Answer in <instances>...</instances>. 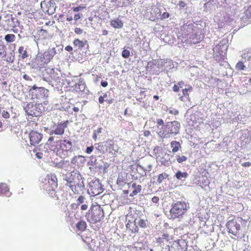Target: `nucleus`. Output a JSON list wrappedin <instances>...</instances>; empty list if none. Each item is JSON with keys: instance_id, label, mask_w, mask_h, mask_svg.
Returning <instances> with one entry per match:
<instances>
[{"instance_id": "nucleus-1", "label": "nucleus", "mask_w": 251, "mask_h": 251, "mask_svg": "<svg viewBox=\"0 0 251 251\" xmlns=\"http://www.w3.org/2000/svg\"><path fill=\"white\" fill-rule=\"evenodd\" d=\"M177 38L182 43L189 44H197L200 42L201 38L198 37L196 29L193 25H183L181 28Z\"/></svg>"}, {"instance_id": "nucleus-2", "label": "nucleus", "mask_w": 251, "mask_h": 251, "mask_svg": "<svg viewBox=\"0 0 251 251\" xmlns=\"http://www.w3.org/2000/svg\"><path fill=\"white\" fill-rule=\"evenodd\" d=\"M189 208V204L185 201H177L173 203L169 211V219H181Z\"/></svg>"}, {"instance_id": "nucleus-3", "label": "nucleus", "mask_w": 251, "mask_h": 251, "mask_svg": "<svg viewBox=\"0 0 251 251\" xmlns=\"http://www.w3.org/2000/svg\"><path fill=\"white\" fill-rule=\"evenodd\" d=\"M180 127V123L176 121L168 122L159 129L158 134L163 138H169L177 134Z\"/></svg>"}, {"instance_id": "nucleus-4", "label": "nucleus", "mask_w": 251, "mask_h": 251, "mask_svg": "<svg viewBox=\"0 0 251 251\" xmlns=\"http://www.w3.org/2000/svg\"><path fill=\"white\" fill-rule=\"evenodd\" d=\"M56 54L54 48H49L43 53H38L34 59L33 64L36 69H40L48 64Z\"/></svg>"}, {"instance_id": "nucleus-5", "label": "nucleus", "mask_w": 251, "mask_h": 251, "mask_svg": "<svg viewBox=\"0 0 251 251\" xmlns=\"http://www.w3.org/2000/svg\"><path fill=\"white\" fill-rule=\"evenodd\" d=\"M85 217L90 223L96 224L100 222L104 217V210L100 205L97 203L92 204Z\"/></svg>"}, {"instance_id": "nucleus-6", "label": "nucleus", "mask_w": 251, "mask_h": 251, "mask_svg": "<svg viewBox=\"0 0 251 251\" xmlns=\"http://www.w3.org/2000/svg\"><path fill=\"white\" fill-rule=\"evenodd\" d=\"M243 222L242 218L239 217H235L227 222L226 226L227 231L234 236V237H232L233 239L239 240L244 237V235L240 231L241 225Z\"/></svg>"}, {"instance_id": "nucleus-7", "label": "nucleus", "mask_w": 251, "mask_h": 251, "mask_svg": "<svg viewBox=\"0 0 251 251\" xmlns=\"http://www.w3.org/2000/svg\"><path fill=\"white\" fill-rule=\"evenodd\" d=\"M66 185L69 186L72 192L76 195L82 194L84 190L85 185L81 176L78 174H72Z\"/></svg>"}, {"instance_id": "nucleus-8", "label": "nucleus", "mask_w": 251, "mask_h": 251, "mask_svg": "<svg viewBox=\"0 0 251 251\" xmlns=\"http://www.w3.org/2000/svg\"><path fill=\"white\" fill-rule=\"evenodd\" d=\"M72 142L69 140H59L51 145L52 150L56 154L61 158H65L67 156L68 151L72 148Z\"/></svg>"}, {"instance_id": "nucleus-9", "label": "nucleus", "mask_w": 251, "mask_h": 251, "mask_svg": "<svg viewBox=\"0 0 251 251\" xmlns=\"http://www.w3.org/2000/svg\"><path fill=\"white\" fill-rule=\"evenodd\" d=\"M57 178L54 174L46 176L41 183V187L49 195H53L58 186Z\"/></svg>"}, {"instance_id": "nucleus-10", "label": "nucleus", "mask_w": 251, "mask_h": 251, "mask_svg": "<svg viewBox=\"0 0 251 251\" xmlns=\"http://www.w3.org/2000/svg\"><path fill=\"white\" fill-rule=\"evenodd\" d=\"M29 93L32 100H36L37 102H44L49 95V90L44 87L33 86L29 89Z\"/></svg>"}, {"instance_id": "nucleus-11", "label": "nucleus", "mask_w": 251, "mask_h": 251, "mask_svg": "<svg viewBox=\"0 0 251 251\" xmlns=\"http://www.w3.org/2000/svg\"><path fill=\"white\" fill-rule=\"evenodd\" d=\"M44 79L50 81L54 83L55 85H60L62 83L61 82V78L57 73L55 72L54 68L48 67L45 69L43 73Z\"/></svg>"}, {"instance_id": "nucleus-12", "label": "nucleus", "mask_w": 251, "mask_h": 251, "mask_svg": "<svg viewBox=\"0 0 251 251\" xmlns=\"http://www.w3.org/2000/svg\"><path fill=\"white\" fill-rule=\"evenodd\" d=\"M88 192L91 196H98L103 192L102 185L99 179L95 178L89 183Z\"/></svg>"}, {"instance_id": "nucleus-13", "label": "nucleus", "mask_w": 251, "mask_h": 251, "mask_svg": "<svg viewBox=\"0 0 251 251\" xmlns=\"http://www.w3.org/2000/svg\"><path fill=\"white\" fill-rule=\"evenodd\" d=\"M169 251H186L187 242L184 239H179L172 242L168 245Z\"/></svg>"}, {"instance_id": "nucleus-14", "label": "nucleus", "mask_w": 251, "mask_h": 251, "mask_svg": "<svg viewBox=\"0 0 251 251\" xmlns=\"http://www.w3.org/2000/svg\"><path fill=\"white\" fill-rule=\"evenodd\" d=\"M42 107L41 103L33 104L30 102L25 107V110L28 115L38 117L42 113Z\"/></svg>"}, {"instance_id": "nucleus-15", "label": "nucleus", "mask_w": 251, "mask_h": 251, "mask_svg": "<svg viewBox=\"0 0 251 251\" xmlns=\"http://www.w3.org/2000/svg\"><path fill=\"white\" fill-rule=\"evenodd\" d=\"M228 45L227 43H224L222 41L220 42L213 49L214 53L217 59H224L226 56Z\"/></svg>"}, {"instance_id": "nucleus-16", "label": "nucleus", "mask_w": 251, "mask_h": 251, "mask_svg": "<svg viewBox=\"0 0 251 251\" xmlns=\"http://www.w3.org/2000/svg\"><path fill=\"white\" fill-rule=\"evenodd\" d=\"M68 121L58 123L54 126L53 128L51 130L50 134H55L57 135H62L64 133L65 129L67 126Z\"/></svg>"}, {"instance_id": "nucleus-17", "label": "nucleus", "mask_w": 251, "mask_h": 251, "mask_svg": "<svg viewBox=\"0 0 251 251\" xmlns=\"http://www.w3.org/2000/svg\"><path fill=\"white\" fill-rule=\"evenodd\" d=\"M30 144L35 146L39 144L42 139V134L37 131L32 130L29 133Z\"/></svg>"}, {"instance_id": "nucleus-18", "label": "nucleus", "mask_w": 251, "mask_h": 251, "mask_svg": "<svg viewBox=\"0 0 251 251\" xmlns=\"http://www.w3.org/2000/svg\"><path fill=\"white\" fill-rule=\"evenodd\" d=\"M172 239V237L168 233H164L160 236L156 238V243L160 247H164L168 244V243Z\"/></svg>"}, {"instance_id": "nucleus-19", "label": "nucleus", "mask_w": 251, "mask_h": 251, "mask_svg": "<svg viewBox=\"0 0 251 251\" xmlns=\"http://www.w3.org/2000/svg\"><path fill=\"white\" fill-rule=\"evenodd\" d=\"M187 87L184 89H182V95L180 96L179 98V100L181 101H185V98L187 99L188 100H190V98L189 97V93L191 92L193 88L191 85H187Z\"/></svg>"}, {"instance_id": "nucleus-20", "label": "nucleus", "mask_w": 251, "mask_h": 251, "mask_svg": "<svg viewBox=\"0 0 251 251\" xmlns=\"http://www.w3.org/2000/svg\"><path fill=\"white\" fill-rule=\"evenodd\" d=\"M86 87V84L82 78H80L78 82L75 85L74 90L77 92H84Z\"/></svg>"}, {"instance_id": "nucleus-21", "label": "nucleus", "mask_w": 251, "mask_h": 251, "mask_svg": "<svg viewBox=\"0 0 251 251\" xmlns=\"http://www.w3.org/2000/svg\"><path fill=\"white\" fill-rule=\"evenodd\" d=\"M126 227L127 229H128L129 231H130L132 233H137L139 230V228L138 226L136 225V223L135 221H128L126 225Z\"/></svg>"}, {"instance_id": "nucleus-22", "label": "nucleus", "mask_w": 251, "mask_h": 251, "mask_svg": "<svg viewBox=\"0 0 251 251\" xmlns=\"http://www.w3.org/2000/svg\"><path fill=\"white\" fill-rule=\"evenodd\" d=\"M110 25L115 28H121L123 26L124 23L121 20L117 18L110 21Z\"/></svg>"}, {"instance_id": "nucleus-23", "label": "nucleus", "mask_w": 251, "mask_h": 251, "mask_svg": "<svg viewBox=\"0 0 251 251\" xmlns=\"http://www.w3.org/2000/svg\"><path fill=\"white\" fill-rule=\"evenodd\" d=\"M38 39L45 40L50 36L49 31L48 30L40 29L38 30Z\"/></svg>"}, {"instance_id": "nucleus-24", "label": "nucleus", "mask_w": 251, "mask_h": 251, "mask_svg": "<svg viewBox=\"0 0 251 251\" xmlns=\"http://www.w3.org/2000/svg\"><path fill=\"white\" fill-rule=\"evenodd\" d=\"M131 187L134 189L132 192L130 194V197H133L140 193L142 190V186L140 185H137L136 183H133Z\"/></svg>"}, {"instance_id": "nucleus-25", "label": "nucleus", "mask_w": 251, "mask_h": 251, "mask_svg": "<svg viewBox=\"0 0 251 251\" xmlns=\"http://www.w3.org/2000/svg\"><path fill=\"white\" fill-rule=\"evenodd\" d=\"M170 145L173 153L176 152L181 148L180 143L176 141H172L170 143Z\"/></svg>"}, {"instance_id": "nucleus-26", "label": "nucleus", "mask_w": 251, "mask_h": 251, "mask_svg": "<svg viewBox=\"0 0 251 251\" xmlns=\"http://www.w3.org/2000/svg\"><path fill=\"white\" fill-rule=\"evenodd\" d=\"M18 53L20 54L19 57L23 59L28 57L27 52L23 46H20L19 48Z\"/></svg>"}, {"instance_id": "nucleus-27", "label": "nucleus", "mask_w": 251, "mask_h": 251, "mask_svg": "<svg viewBox=\"0 0 251 251\" xmlns=\"http://www.w3.org/2000/svg\"><path fill=\"white\" fill-rule=\"evenodd\" d=\"M87 42V41L86 40L83 42L78 39H75L73 41V44L75 46L78 47V48L80 49H82L85 47Z\"/></svg>"}, {"instance_id": "nucleus-28", "label": "nucleus", "mask_w": 251, "mask_h": 251, "mask_svg": "<svg viewBox=\"0 0 251 251\" xmlns=\"http://www.w3.org/2000/svg\"><path fill=\"white\" fill-rule=\"evenodd\" d=\"M76 226L78 230L83 231L87 227V224L85 221L81 220L77 223Z\"/></svg>"}, {"instance_id": "nucleus-29", "label": "nucleus", "mask_w": 251, "mask_h": 251, "mask_svg": "<svg viewBox=\"0 0 251 251\" xmlns=\"http://www.w3.org/2000/svg\"><path fill=\"white\" fill-rule=\"evenodd\" d=\"M7 193H11L9 192V189L7 184L4 183H0V194H7Z\"/></svg>"}, {"instance_id": "nucleus-30", "label": "nucleus", "mask_w": 251, "mask_h": 251, "mask_svg": "<svg viewBox=\"0 0 251 251\" xmlns=\"http://www.w3.org/2000/svg\"><path fill=\"white\" fill-rule=\"evenodd\" d=\"M184 85V82L182 80L178 82L177 84H175L173 87V90L175 92H178L180 88H182Z\"/></svg>"}, {"instance_id": "nucleus-31", "label": "nucleus", "mask_w": 251, "mask_h": 251, "mask_svg": "<svg viewBox=\"0 0 251 251\" xmlns=\"http://www.w3.org/2000/svg\"><path fill=\"white\" fill-rule=\"evenodd\" d=\"M187 172H181L180 171H177L176 174V177L177 179L181 180L183 178H185L188 176Z\"/></svg>"}, {"instance_id": "nucleus-32", "label": "nucleus", "mask_w": 251, "mask_h": 251, "mask_svg": "<svg viewBox=\"0 0 251 251\" xmlns=\"http://www.w3.org/2000/svg\"><path fill=\"white\" fill-rule=\"evenodd\" d=\"M16 38L15 35L13 34H7L5 36L4 39L7 43H11L15 41Z\"/></svg>"}, {"instance_id": "nucleus-33", "label": "nucleus", "mask_w": 251, "mask_h": 251, "mask_svg": "<svg viewBox=\"0 0 251 251\" xmlns=\"http://www.w3.org/2000/svg\"><path fill=\"white\" fill-rule=\"evenodd\" d=\"M246 66L243 61H238L235 65V69L237 71H242L245 70Z\"/></svg>"}, {"instance_id": "nucleus-34", "label": "nucleus", "mask_w": 251, "mask_h": 251, "mask_svg": "<svg viewBox=\"0 0 251 251\" xmlns=\"http://www.w3.org/2000/svg\"><path fill=\"white\" fill-rule=\"evenodd\" d=\"M168 176V175L165 173H162L159 174L157 177V182L161 183L163 180Z\"/></svg>"}, {"instance_id": "nucleus-35", "label": "nucleus", "mask_w": 251, "mask_h": 251, "mask_svg": "<svg viewBox=\"0 0 251 251\" xmlns=\"http://www.w3.org/2000/svg\"><path fill=\"white\" fill-rule=\"evenodd\" d=\"M102 130V127H99L97 130L94 131L92 137L95 141L97 140V135L101 133Z\"/></svg>"}, {"instance_id": "nucleus-36", "label": "nucleus", "mask_w": 251, "mask_h": 251, "mask_svg": "<svg viewBox=\"0 0 251 251\" xmlns=\"http://www.w3.org/2000/svg\"><path fill=\"white\" fill-rule=\"evenodd\" d=\"M187 159V157L184 155H182V156L177 155L176 156V160H177V162L179 163H182L183 162L186 161Z\"/></svg>"}, {"instance_id": "nucleus-37", "label": "nucleus", "mask_w": 251, "mask_h": 251, "mask_svg": "<svg viewBox=\"0 0 251 251\" xmlns=\"http://www.w3.org/2000/svg\"><path fill=\"white\" fill-rule=\"evenodd\" d=\"M225 22L226 23H229L233 20L230 15L228 13H226V15L224 16Z\"/></svg>"}, {"instance_id": "nucleus-38", "label": "nucleus", "mask_w": 251, "mask_h": 251, "mask_svg": "<svg viewBox=\"0 0 251 251\" xmlns=\"http://www.w3.org/2000/svg\"><path fill=\"white\" fill-rule=\"evenodd\" d=\"M122 56L125 58H127L130 56V51L127 50H124L122 52Z\"/></svg>"}, {"instance_id": "nucleus-39", "label": "nucleus", "mask_w": 251, "mask_h": 251, "mask_svg": "<svg viewBox=\"0 0 251 251\" xmlns=\"http://www.w3.org/2000/svg\"><path fill=\"white\" fill-rule=\"evenodd\" d=\"M158 161L162 165L167 166L169 164V161L164 157H161V158L158 159Z\"/></svg>"}, {"instance_id": "nucleus-40", "label": "nucleus", "mask_w": 251, "mask_h": 251, "mask_svg": "<svg viewBox=\"0 0 251 251\" xmlns=\"http://www.w3.org/2000/svg\"><path fill=\"white\" fill-rule=\"evenodd\" d=\"M84 200L85 198L83 196L81 195L79 196L78 199L76 200L77 205H80V204L84 203Z\"/></svg>"}, {"instance_id": "nucleus-41", "label": "nucleus", "mask_w": 251, "mask_h": 251, "mask_svg": "<svg viewBox=\"0 0 251 251\" xmlns=\"http://www.w3.org/2000/svg\"><path fill=\"white\" fill-rule=\"evenodd\" d=\"M245 14L249 19H251V5L246 10Z\"/></svg>"}, {"instance_id": "nucleus-42", "label": "nucleus", "mask_w": 251, "mask_h": 251, "mask_svg": "<svg viewBox=\"0 0 251 251\" xmlns=\"http://www.w3.org/2000/svg\"><path fill=\"white\" fill-rule=\"evenodd\" d=\"M138 225L142 228H145L146 227V222L143 219H141L138 223Z\"/></svg>"}, {"instance_id": "nucleus-43", "label": "nucleus", "mask_w": 251, "mask_h": 251, "mask_svg": "<svg viewBox=\"0 0 251 251\" xmlns=\"http://www.w3.org/2000/svg\"><path fill=\"white\" fill-rule=\"evenodd\" d=\"M83 158V156L81 155L75 156L73 157L71 160V162L73 164H75L77 163V160L79 158Z\"/></svg>"}, {"instance_id": "nucleus-44", "label": "nucleus", "mask_w": 251, "mask_h": 251, "mask_svg": "<svg viewBox=\"0 0 251 251\" xmlns=\"http://www.w3.org/2000/svg\"><path fill=\"white\" fill-rule=\"evenodd\" d=\"M6 54V51L5 50V47L2 45H0V55L5 56Z\"/></svg>"}, {"instance_id": "nucleus-45", "label": "nucleus", "mask_w": 251, "mask_h": 251, "mask_svg": "<svg viewBox=\"0 0 251 251\" xmlns=\"http://www.w3.org/2000/svg\"><path fill=\"white\" fill-rule=\"evenodd\" d=\"M170 17V14L167 12H164L161 17L162 20L168 18Z\"/></svg>"}, {"instance_id": "nucleus-46", "label": "nucleus", "mask_w": 251, "mask_h": 251, "mask_svg": "<svg viewBox=\"0 0 251 251\" xmlns=\"http://www.w3.org/2000/svg\"><path fill=\"white\" fill-rule=\"evenodd\" d=\"M2 116L5 119L9 118L10 117L9 113L7 111H3L2 112Z\"/></svg>"}, {"instance_id": "nucleus-47", "label": "nucleus", "mask_w": 251, "mask_h": 251, "mask_svg": "<svg viewBox=\"0 0 251 251\" xmlns=\"http://www.w3.org/2000/svg\"><path fill=\"white\" fill-rule=\"evenodd\" d=\"M75 32L77 34H81L83 33V30L79 27H76L75 29Z\"/></svg>"}, {"instance_id": "nucleus-48", "label": "nucleus", "mask_w": 251, "mask_h": 251, "mask_svg": "<svg viewBox=\"0 0 251 251\" xmlns=\"http://www.w3.org/2000/svg\"><path fill=\"white\" fill-rule=\"evenodd\" d=\"M93 150H94V147H93V146H92L90 147H87L85 151L87 153L90 154L93 151Z\"/></svg>"}, {"instance_id": "nucleus-49", "label": "nucleus", "mask_w": 251, "mask_h": 251, "mask_svg": "<svg viewBox=\"0 0 251 251\" xmlns=\"http://www.w3.org/2000/svg\"><path fill=\"white\" fill-rule=\"evenodd\" d=\"M169 113L171 114H174L175 115L178 114V111L176 109H170L169 110Z\"/></svg>"}, {"instance_id": "nucleus-50", "label": "nucleus", "mask_w": 251, "mask_h": 251, "mask_svg": "<svg viewBox=\"0 0 251 251\" xmlns=\"http://www.w3.org/2000/svg\"><path fill=\"white\" fill-rule=\"evenodd\" d=\"M156 123L157 124V126H163V125H164V121L161 119H157Z\"/></svg>"}, {"instance_id": "nucleus-51", "label": "nucleus", "mask_w": 251, "mask_h": 251, "mask_svg": "<svg viewBox=\"0 0 251 251\" xmlns=\"http://www.w3.org/2000/svg\"><path fill=\"white\" fill-rule=\"evenodd\" d=\"M178 5L180 8H184V7L186 6V3H185V1L181 0L179 1L178 3Z\"/></svg>"}, {"instance_id": "nucleus-52", "label": "nucleus", "mask_w": 251, "mask_h": 251, "mask_svg": "<svg viewBox=\"0 0 251 251\" xmlns=\"http://www.w3.org/2000/svg\"><path fill=\"white\" fill-rule=\"evenodd\" d=\"M84 8V7H82L80 6H77V7H74L73 8V11L74 12H77L78 11L82 10Z\"/></svg>"}, {"instance_id": "nucleus-53", "label": "nucleus", "mask_w": 251, "mask_h": 251, "mask_svg": "<svg viewBox=\"0 0 251 251\" xmlns=\"http://www.w3.org/2000/svg\"><path fill=\"white\" fill-rule=\"evenodd\" d=\"M159 200V198L156 196H154L152 198V201L154 203H157Z\"/></svg>"}, {"instance_id": "nucleus-54", "label": "nucleus", "mask_w": 251, "mask_h": 251, "mask_svg": "<svg viewBox=\"0 0 251 251\" xmlns=\"http://www.w3.org/2000/svg\"><path fill=\"white\" fill-rule=\"evenodd\" d=\"M87 208H88V205L86 204H83L80 207V209L83 211L87 210Z\"/></svg>"}, {"instance_id": "nucleus-55", "label": "nucleus", "mask_w": 251, "mask_h": 251, "mask_svg": "<svg viewBox=\"0 0 251 251\" xmlns=\"http://www.w3.org/2000/svg\"><path fill=\"white\" fill-rule=\"evenodd\" d=\"M251 165V163L250 162H246L242 164V166L244 167H250Z\"/></svg>"}, {"instance_id": "nucleus-56", "label": "nucleus", "mask_w": 251, "mask_h": 251, "mask_svg": "<svg viewBox=\"0 0 251 251\" xmlns=\"http://www.w3.org/2000/svg\"><path fill=\"white\" fill-rule=\"evenodd\" d=\"M6 61L12 63L14 61V56H10L8 57Z\"/></svg>"}, {"instance_id": "nucleus-57", "label": "nucleus", "mask_w": 251, "mask_h": 251, "mask_svg": "<svg viewBox=\"0 0 251 251\" xmlns=\"http://www.w3.org/2000/svg\"><path fill=\"white\" fill-rule=\"evenodd\" d=\"M43 153L42 152H37L36 153V156L38 159H41L43 157Z\"/></svg>"}, {"instance_id": "nucleus-58", "label": "nucleus", "mask_w": 251, "mask_h": 251, "mask_svg": "<svg viewBox=\"0 0 251 251\" xmlns=\"http://www.w3.org/2000/svg\"><path fill=\"white\" fill-rule=\"evenodd\" d=\"M65 50L68 51H71L73 50V48L71 46H67L65 48Z\"/></svg>"}, {"instance_id": "nucleus-59", "label": "nucleus", "mask_w": 251, "mask_h": 251, "mask_svg": "<svg viewBox=\"0 0 251 251\" xmlns=\"http://www.w3.org/2000/svg\"><path fill=\"white\" fill-rule=\"evenodd\" d=\"M151 135V132L149 130H145L144 131V135L146 137H148Z\"/></svg>"}, {"instance_id": "nucleus-60", "label": "nucleus", "mask_w": 251, "mask_h": 251, "mask_svg": "<svg viewBox=\"0 0 251 251\" xmlns=\"http://www.w3.org/2000/svg\"><path fill=\"white\" fill-rule=\"evenodd\" d=\"M101 85L103 87H106L108 85V82L105 81H101Z\"/></svg>"}, {"instance_id": "nucleus-61", "label": "nucleus", "mask_w": 251, "mask_h": 251, "mask_svg": "<svg viewBox=\"0 0 251 251\" xmlns=\"http://www.w3.org/2000/svg\"><path fill=\"white\" fill-rule=\"evenodd\" d=\"M104 101V99L103 98V97H102V96H100L99 97V102L102 104L103 103V102Z\"/></svg>"}, {"instance_id": "nucleus-62", "label": "nucleus", "mask_w": 251, "mask_h": 251, "mask_svg": "<svg viewBox=\"0 0 251 251\" xmlns=\"http://www.w3.org/2000/svg\"><path fill=\"white\" fill-rule=\"evenodd\" d=\"M80 18V16L79 14H76L75 15V16H74V19L75 21L78 20Z\"/></svg>"}, {"instance_id": "nucleus-63", "label": "nucleus", "mask_w": 251, "mask_h": 251, "mask_svg": "<svg viewBox=\"0 0 251 251\" xmlns=\"http://www.w3.org/2000/svg\"><path fill=\"white\" fill-rule=\"evenodd\" d=\"M23 78L26 80H29L31 79L30 76L26 75H23Z\"/></svg>"}, {"instance_id": "nucleus-64", "label": "nucleus", "mask_w": 251, "mask_h": 251, "mask_svg": "<svg viewBox=\"0 0 251 251\" xmlns=\"http://www.w3.org/2000/svg\"><path fill=\"white\" fill-rule=\"evenodd\" d=\"M108 33V31L105 29L102 30V35H107Z\"/></svg>"}]
</instances>
